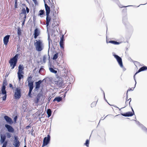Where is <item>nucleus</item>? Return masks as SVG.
Segmentation results:
<instances>
[{"mask_svg":"<svg viewBox=\"0 0 147 147\" xmlns=\"http://www.w3.org/2000/svg\"><path fill=\"white\" fill-rule=\"evenodd\" d=\"M40 34V31L38 30V28H36L34 30V38L35 39H36L37 36H38V35H39Z\"/></svg>","mask_w":147,"mask_h":147,"instance_id":"19","label":"nucleus"},{"mask_svg":"<svg viewBox=\"0 0 147 147\" xmlns=\"http://www.w3.org/2000/svg\"><path fill=\"white\" fill-rule=\"evenodd\" d=\"M36 42L34 43L36 50L38 51H40L43 49V46L42 42L40 40H35Z\"/></svg>","mask_w":147,"mask_h":147,"instance_id":"2","label":"nucleus"},{"mask_svg":"<svg viewBox=\"0 0 147 147\" xmlns=\"http://www.w3.org/2000/svg\"><path fill=\"white\" fill-rule=\"evenodd\" d=\"M96 104V102H93L91 104V107H93L95 106Z\"/></svg>","mask_w":147,"mask_h":147,"instance_id":"43","label":"nucleus"},{"mask_svg":"<svg viewBox=\"0 0 147 147\" xmlns=\"http://www.w3.org/2000/svg\"><path fill=\"white\" fill-rule=\"evenodd\" d=\"M47 55H44L43 56V62L44 63H45L46 62V59H47Z\"/></svg>","mask_w":147,"mask_h":147,"instance_id":"38","label":"nucleus"},{"mask_svg":"<svg viewBox=\"0 0 147 147\" xmlns=\"http://www.w3.org/2000/svg\"><path fill=\"white\" fill-rule=\"evenodd\" d=\"M133 28L132 26H129V33H132L133 32Z\"/></svg>","mask_w":147,"mask_h":147,"instance_id":"32","label":"nucleus"},{"mask_svg":"<svg viewBox=\"0 0 147 147\" xmlns=\"http://www.w3.org/2000/svg\"><path fill=\"white\" fill-rule=\"evenodd\" d=\"M10 133L7 132L5 133L6 136L8 138H10L12 134Z\"/></svg>","mask_w":147,"mask_h":147,"instance_id":"30","label":"nucleus"},{"mask_svg":"<svg viewBox=\"0 0 147 147\" xmlns=\"http://www.w3.org/2000/svg\"><path fill=\"white\" fill-rule=\"evenodd\" d=\"M129 91V89L127 90V93H126V101H127L128 100H128V92Z\"/></svg>","mask_w":147,"mask_h":147,"instance_id":"50","label":"nucleus"},{"mask_svg":"<svg viewBox=\"0 0 147 147\" xmlns=\"http://www.w3.org/2000/svg\"><path fill=\"white\" fill-rule=\"evenodd\" d=\"M62 98L61 97L58 96L55 98L53 100V101L55 102L56 101L58 102H59L62 100Z\"/></svg>","mask_w":147,"mask_h":147,"instance_id":"23","label":"nucleus"},{"mask_svg":"<svg viewBox=\"0 0 147 147\" xmlns=\"http://www.w3.org/2000/svg\"><path fill=\"white\" fill-rule=\"evenodd\" d=\"M48 40L49 41V49L48 50V53H49V49L50 48V41H51V40L50 38V36L48 35Z\"/></svg>","mask_w":147,"mask_h":147,"instance_id":"39","label":"nucleus"},{"mask_svg":"<svg viewBox=\"0 0 147 147\" xmlns=\"http://www.w3.org/2000/svg\"><path fill=\"white\" fill-rule=\"evenodd\" d=\"M144 131L147 132V128L144 126L143 125H141V126L140 127Z\"/></svg>","mask_w":147,"mask_h":147,"instance_id":"29","label":"nucleus"},{"mask_svg":"<svg viewBox=\"0 0 147 147\" xmlns=\"http://www.w3.org/2000/svg\"><path fill=\"white\" fill-rule=\"evenodd\" d=\"M41 96V94H40V93H38L37 94L36 97V98H38L39 99H40V97Z\"/></svg>","mask_w":147,"mask_h":147,"instance_id":"45","label":"nucleus"},{"mask_svg":"<svg viewBox=\"0 0 147 147\" xmlns=\"http://www.w3.org/2000/svg\"><path fill=\"white\" fill-rule=\"evenodd\" d=\"M26 14L24 15V20H25V19L26 18Z\"/></svg>","mask_w":147,"mask_h":147,"instance_id":"57","label":"nucleus"},{"mask_svg":"<svg viewBox=\"0 0 147 147\" xmlns=\"http://www.w3.org/2000/svg\"><path fill=\"white\" fill-rule=\"evenodd\" d=\"M3 144V145L2 147H6L7 145V141H5Z\"/></svg>","mask_w":147,"mask_h":147,"instance_id":"36","label":"nucleus"},{"mask_svg":"<svg viewBox=\"0 0 147 147\" xmlns=\"http://www.w3.org/2000/svg\"><path fill=\"white\" fill-rule=\"evenodd\" d=\"M35 3H36V0H32Z\"/></svg>","mask_w":147,"mask_h":147,"instance_id":"60","label":"nucleus"},{"mask_svg":"<svg viewBox=\"0 0 147 147\" xmlns=\"http://www.w3.org/2000/svg\"><path fill=\"white\" fill-rule=\"evenodd\" d=\"M107 43H112V44H114V45H119L120 43L119 42H117L116 41H114V40H110L109 41V42H108L107 41Z\"/></svg>","mask_w":147,"mask_h":147,"instance_id":"24","label":"nucleus"},{"mask_svg":"<svg viewBox=\"0 0 147 147\" xmlns=\"http://www.w3.org/2000/svg\"><path fill=\"white\" fill-rule=\"evenodd\" d=\"M123 22L125 25L128 23V18L127 15L123 17Z\"/></svg>","mask_w":147,"mask_h":147,"instance_id":"22","label":"nucleus"},{"mask_svg":"<svg viewBox=\"0 0 147 147\" xmlns=\"http://www.w3.org/2000/svg\"><path fill=\"white\" fill-rule=\"evenodd\" d=\"M132 110V112L129 111V117H131L134 115V112L133 109L131 107Z\"/></svg>","mask_w":147,"mask_h":147,"instance_id":"27","label":"nucleus"},{"mask_svg":"<svg viewBox=\"0 0 147 147\" xmlns=\"http://www.w3.org/2000/svg\"><path fill=\"white\" fill-rule=\"evenodd\" d=\"M55 85L58 87H60L63 85V82L61 80L55 81Z\"/></svg>","mask_w":147,"mask_h":147,"instance_id":"18","label":"nucleus"},{"mask_svg":"<svg viewBox=\"0 0 147 147\" xmlns=\"http://www.w3.org/2000/svg\"><path fill=\"white\" fill-rule=\"evenodd\" d=\"M104 99H105V100L106 101H107V100L105 99V93H104Z\"/></svg>","mask_w":147,"mask_h":147,"instance_id":"62","label":"nucleus"},{"mask_svg":"<svg viewBox=\"0 0 147 147\" xmlns=\"http://www.w3.org/2000/svg\"><path fill=\"white\" fill-rule=\"evenodd\" d=\"M14 96L16 99H18L20 98L21 96V92L20 88H17L16 89Z\"/></svg>","mask_w":147,"mask_h":147,"instance_id":"5","label":"nucleus"},{"mask_svg":"<svg viewBox=\"0 0 147 147\" xmlns=\"http://www.w3.org/2000/svg\"><path fill=\"white\" fill-rule=\"evenodd\" d=\"M9 86L10 87V88H13V86L12 85V84H9Z\"/></svg>","mask_w":147,"mask_h":147,"instance_id":"58","label":"nucleus"},{"mask_svg":"<svg viewBox=\"0 0 147 147\" xmlns=\"http://www.w3.org/2000/svg\"><path fill=\"white\" fill-rule=\"evenodd\" d=\"M89 141L88 140H86L85 143L84 144L85 145L87 146H88L89 144Z\"/></svg>","mask_w":147,"mask_h":147,"instance_id":"42","label":"nucleus"},{"mask_svg":"<svg viewBox=\"0 0 147 147\" xmlns=\"http://www.w3.org/2000/svg\"><path fill=\"white\" fill-rule=\"evenodd\" d=\"M46 26L47 28H48V26L49 25V23L51 21V17L49 16V15H46Z\"/></svg>","mask_w":147,"mask_h":147,"instance_id":"15","label":"nucleus"},{"mask_svg":"<svg viewBox=\"0 0 147 147\" xmlns=\"http://www.w3.org/2000/svg\"><path fill=\"white\" fill-rule=\"evenodd\" d=\"M50 136L48 135L47 137H45L44 138L42 145L43 146H46L49 143L50 140Z\"/></svg>","mask_w":147,"mask_h":147,"instance_id":"6","label":"nucleus"},{"mask_svg":"<svg viewBox=\"0 0 147 147\" xmlns=\"http://www.w3.org/2000/svg\"><path fill=\"white\" fill-rule=\"evenodd\" d=\"M121 115L124 116L129 117V112H127L126 113L121 114Z\"/></svg>","mask_w":147,"mask_h":147,"instance_id":"40","label":"nucleus"},{"mask_svg":"<svg viewBox=\"0 0 147 147\" xmlns=\"http://www.w3.org/2000/svg\"><path fill=\"white\" fill-rule=\"evenodd\" d=\"M24 69V67L23 65H20L18 66V70H22Z\"/></svg>","mask_w":147,"mask_h":147,"instance_id":"35","label":"nucleus"},{"mask_svg":"<svg viewBox=\"0 0 147 147\" xmlns=\"http://www.w3.org/2000/svg\"><path fill=\"white\" fill-rule=\"evenodd\" d=\"M112 54L113 56L116 59L120 67L121 68H123L124 67L121 58L118 55H116L114 53H113Z\"/></svg>","mask_w":147,"mask_h":147,"instance_id":"4","label":"nucleus"},{"mask_svg":"<svg viewBox=\"0 0 147 147\" xmlns=\"http://www.w3.org/2000/svg\"><path fill=\"white\" fill-rule=\"evenodd\" d=\"M18 78L19 80H20L23 77V75L22 74H18Z\"/></svg>","mask_w":147,"mask_h":147,"instance_id":"34","label":"nucleus"},{"mask_svg":"<svg viewBox=\"0 0 147 147\" xmlns=\"http://www.w3.org/2000/svg\"><path fill=\"white\" fill-rule=\"evenodd\" d=\"M14 140L13 144L15 147H19L20 143L18 140V137L17 136H14Z\"/></svg>","mask_w":147,"mask_h":147,"instance_id":"7","label":"nucleus"},{"mask_svg":"<svg viewBox=\"0 0 147 147\" xmlns=\"http://www.w3.org/2000/svg\"><path fill=\"white\" fill-rule=\"evenodd\" d=\"M31 127V126H30L29 125H28L26 126V128L27 129H29Z\"/></svg>","mask_w":147,"mask_h":147,"instance_id":"54","label":"nucleus"},{"mask_svg":"<svg viewBox=\"0 0 147 147\" xmlns=\"http://www.w3.org/2000/svg\"><path fill=\"white\" fill-rule=\"evenodd\" d=\"M64 35H62L61 37L60 38V40L59 42V45L61 48H64Z\"/></svg>","mask_w":147,"mask_h":147,"instance_id":"13","label":"nucleus"},{"mask_svg":"<svg viewBox=\"0 0 147 147\" xmlns=\"http://www.w3.org/2000/svg\"><path fill=\"white\" fill-rule=\"evenodd\" d=\"M118 5L120 7H124L123 9V13H126L127 11V9L126 8V7H128L129 5L125 6H123L122 5H121L120 4V3H118Z\"/></svg>","mask_w":147,"mask_h":147,"instance_id":"20","label":"nucleus"},{"mask_svg":"<svg viewBox=\"0 0 147 147\" xmlns=\"http://www.w3.org/2000/svg\"><path fill=\"white\" fill-rule=\"evenodd\" d=\"M134 63L136 66V65H139L140 63L137 61H134Z\"/></svg>","mask_w":147,"mask_h":147,"instance_id":"52","label":"nucleus"},{"mask_svg":"<svg viewBox=\"0 0 147 147\" xmlns=\"http://www.w3.org/2000/svg\"><path fill=\"white\" fill-rule=\"evenodd\" d=\"M17 1L16 0V1H15V8H17Z\"/></svg>","mask_w":147,"mask_h":147,"instance_id":"55","label":"nucleus"},{"mask_svg":"<svg viewBox=\"0 0 147 147\" xmlns=\"http://www.w3.org/2000/svg\"><path fill=\"white\" fill-rule=\"evenodd\" d=\"M32 77L31 76L28 77L27 81L28 82V86L29 88V91L28 94V96L31 97V92L34 88V81L32 80Z\"/></svg>","mask_w":147,"mask_h":147,"instance_id":"1","label":"nucleus"},{"mask_svg":"<svg viewBox=\"0 0 147 147\" xmlns=\"http://www.w3.org/2000/svg\"><path fill=\"white\" fill-rule=\"evenodd\" d=\"M5 127L7 129L8 131L11 133H13L14 132V130L12 127L8 124H5Z\"/></svg>","mask_w":147,"mask_h":147,"instance_id":"10","label":"nucleus"},{"mask_svg":"<svg viewBox=\"0 0 147 147\" xmlns=\"http://www.w3.org/2000/svg\"><path fill=\"white\" fill-rule=\"evenodd\" d=\"M146 3H147V2L146 3H145V4H140L139 6H137V7H139V6L140 5H145L146 4Z\"/></svg>","mask_w":147,"mask_h":147,"instance_id":"61","label":"nucleus"},{"mask_svg":"<svg viewBox=\"0 0 147 147\" xmlns=\"http://www.w3.org/2000/svg\"><path fill=\"white\" fill-rule=\"evenodd\" d=\"M6 136L5 135H0V143L1 144L4 143L6 139Z\"/></svg>","mask_w":147,"mask_h":147,"instance_id":"21","label":"nucleus"},{"mask_svg":"<svg viewBox=\"0 0 147 147\" xmlns=\"http://www.w3.org/2000/svg\"><path fill=\"white\" fill-rule=\"evenodd\" d=\"M135 121H136V124L138 125V126L140 127L141 126V125H142L141 123H140L138 121H136V120H135Z\"/></svg>","mask_w":147,"mask_h":147,"instance_id":"41","label":"nucleus"},{"mask_svg":"<svg viewBox=\"0 0 147 147\" xmlns=\"http://www.w3.org/2000/svg\"><path fill=\"white\" fill-rule=\"evenodd\" d=\"M51 7L52 9H53V10L55 8V7L54 5V3H53L51 4Z\"/></svg>","mask_w":147,"mask_h":147,"instance_id":"48","label":"nucleus"},{"mask_svg":"<svg viewBox=\"0 0 147 147\" xmlns=\"http://www.w3.org/2000/svg\"><path fill=\"white\" fill-rule=\"evenodd\" d=\"M1 91L2 92V94H3L5 95L4 96L2 97L3 100H5L6 99L7 97V92L5 90V86H4L3 87H2Z\"/></svg>","mask_w":147,"mask_h":147,"instance_id":"9","label":"nucleus"},{"mask_svg":"<svg viewBox=\"0 0 147 147\" xmlns=\"http://www.w3.org/2000/svg\"><path fill=\"white\" fill-rule=\"evenodd\" d=\"M42 81L41 80H39L38 82H35V87L34 88L35 91H37L40 87V85L42 83Z\"/></svg>","mask_w":147,"mask_h":147,"instance_id":"11","label":"nucleus"},{"mask_svg":"<svg viewBox=\"0 0 147 147\" xmlns=\"http://www.w3.org/2000/svg\"><path fill=\"white\" fill-rule=\"evenodd\" d=\"M39 99L38 98H36L34 100V102L36 103H38L39 102Z\"/></svg>","mask_w":147,"mask_h":147,"instance_id":"47","label":"nucleus"},{"mask_svg":"<svg viewBox=\"0 0 147 147\" xmlns=\"http://www.w3.org/2000/svg\"><path fill=\"white\" fill-rule=\"evenodd\" d=\"M20 55L19 54H16L9 61L10 65L12 67L11 69H13L16 66L18 57Z\"/></svg>","mask_w":147,"mask_h":147,"instance_id":"3","label":"nucleus"},{"mask_svg":"<svg viewBox=\"0 0 147 147\" xmlns=\"http://www.w3.org/2000/svg\"><path fill=\"white\" fill-rule=\"evenodd\" d=\"M48 117H50L51 115L52 111L50 109H48L47 111Z\"/></svg>","mask_w":147,"mask_h":147,"instance_id":"25","label":"nucleus"},{"mask_svg":"<svg viewBox=\"0 0 147 147\" xmlns=\"http://www.w3.org/2000/svg\"><path fill=\"white\" fill-rule=\"evenodd\" d=\"M25 20H24V21L22 22V25H24V22H25Z\"/></svg>","mask_w":147,"mask_h":147,"instance_id":"63","label":"nucleus"},{"mask_svg":"<svg viewBox=\"0 0 147 147\" xmlns=\"http://www.w3.org/2000/svg\"><path fill=\"white\" fill-rule=\"evenodd\" d=\"M9 72H7L6 74L5 77H7L9 75Z\"/></svg>","mask_w":147,"mask_h":147,"instance_id":"56","label":"nucleus"},{"mask_svg":"<svg viewBox=\"0 0 147 147\" xmlns=\"http://www.w3.org/2000/svg\"><path fill=\"white\" fill-rule=\"evenodd\" d=\"M135 84L134 87H133V88H131L129 89V91L133 90L134 89V88L135 87L136 85V80H135Z\"/></svg>","mask_w":147,"mask_h":147,"instance_id":"44","label":"nucleus"},{"mask_svg":"<svg viewBox=\"0 0 147 147\" xmlns=\"http://www.w3.org/2000/svg\"><path fill=\"white\" fill-rule=\"evenodd\" d=\"M45 13V11L43 10H41L39 11V15L40 16L43 15Z\"/></svg>","mask_w":147,"mask_h":147,"instance_id":"33","label":"nucleus"},{"mask_svg":"<svg viewBox=\"0 0 147 147\" xmlns=\"http://www.w3.org/2000/svg\"><path fill=\"white\" fill-rule=\"evenodd\" d=\"M21 14H23L24 15L26 14V13H28L29 12V9L28 7H26V10L24 8H23L21 10Z\"/></svg>","mask_w":147,"mask_h":147,"instance_id":"17","label":"nucleus"},{"mask_svg":"<svg viewBox=\"0 0 147 147\" xmlns=\"http://www.w3.org/2000/svg\"><path fill=\"white\" fill-rule=\"evenodd\" d=\"M129 100H130L129 101V106L130 105V102L131 101V98H129Z\"/></svg>","mask_w":147,"mask_h":147,"instance_id":"59","label":"nucleus"},{"mask_svg":"<svg viewBox=\"0 0 147 147\" xmlns=\"http://www.w3.org/2000/svg\"><path fill=\"white\" fill-rule=\"evenodd\" d=\"M4 118L6 122L9 124H11L13 123V121L7 115H5Z\"/></svg>","mask_w":147,"mask_h":147,"instance_id":"12","label":"nucleus"},{"mask_svg":"<svg viewBox=\"0 0 147 147\" xmlns=\"http://www.w3.org/2000/svg\"><path fill=\"white\" fill-rule=\"evenodd\" d=\"M17 116H15L14 117V119H13V120L15 122H16V121L17 119Z\"/></svg>","mask_w":147,"mask_h":147,"instance_id":"53","label":"nucleus"},{"mask_svg":"<svg viewBox=\"0 0 147 147\" xmlns=\"http://www.w3.org/2000/svg\"><path fill=\"white\" fill-rule=\"evenodd\" d=\"M45 6L46 11V15H49L50 12V7L48 5L46 4H45Z\"/></svg>","mask_w":147,"mask_h":147,"instance_id":"16","label":"nucleus"},{"mask_svg":"<svg viewBox=\"0 0 147 147\" xmlns=\"http://www.w3.org/2000/svg\"><path fill=\"white\" fill-rule=\"evenodd\" d=\"M17 34L19 36L22 34L21 30L19 27L18 28Z\"/></svg>","mask_w":147,"mask_h":147,"instance_id":"28","label":"nucleus"},{"mask_svg":"<svg viewBox=\"0 0 147 147\" xmlns=\"http://www.w3.org/2000/svg\"><path fill=\"white\" fill-rule=\"evenodd\" d=\"M58 53H57L56 54H54L53 56V60H56L58 58Z\"/></svg>","mask_w":147,"mask_h":147,"instance_id":"31","label":"nucleus"},{"mask_svg":"<svg viewBox=\"0 0 147 147\" xmlns=\"http://www.w3.org/2000/svg\"><path fill=\"white\" fill-rule=\"evenodd\" d=\"M7 83L6 81H4L2 87L3 86H5V87L6 88L5 86L7 85Z\"/></svg>","mask_w":147,"mask_h":147,"instance_id":"46","label":"nucleus"},{"mask_svg":"<svg viewBox=\"0 0 147 147\" xmlns=\"http://www.w3.org/2000/svg\"><path fill=\"white\" fill-rule=\"evenodd\" d=\"M24 74L23 70H18V72L17 74Z\"/></svg>","mask_w":147,"mask_h":147,"instance_id":"49","label":"nucleus"},{"mask_svg":"<svg viewBox=\"0 0 147 147\" xmlns=\"http://www.w3.org/2000/svg\"><path fill=\"white\" fill-rule=\"evenodd\" d=\"M49 70L50 71L53 73L54 74H56L57 72V71L54 69L53 68L51 67V65H50V67H49Z\"/></svg>","mask_w":147,"mask_h":147,"instance_id":"26","label":"nucleus"},{"mask_svg":"<svg viewBox=\"0 0 147 147\" xmlns=\"http://www.w3.org/2000/svg\"><path fill=\"white\" fill-rule=\"evenodd\" d=\"M147 69V67L146 66H144L143 67H140L139 69L136 71V72L135 73V74L134 75V79L135 80V76L138 73H139L142 71H143L145 70H146Z\"/></svg>","mask_w":147,"mask_h":147,"instance_id":"8","label":"nucleus"},{"mask_svg":"<svg viewBox=\"0 0 147 147\" xmlns=\"http://www.w3.org/2000/svg\"><path fill=\"white\" fill-rule=\"evenodd\" d=\"M24 147H26V146H25Z\"/></svg>","mask_w":147,"mask_h":147,"instance_id":"64","label":"nucleus"},{"mask_svg":"<svg viewBox=\"0 0 147 147\" xmlns=\"http://www.w3.org/2000/svg\"><path fill=\"white\" fill-rule=\"evenodd\" d=\"M10 35H7L5 36L3 38L4 44L5 45H7L9 42Z\"/></svg>","mask_w":147,"mask_h":147,"instance_id":"14","label":"nucleus"},{"mask_svg":"<svg viewBox=\"0 0 147 147\" xmlns=\"http://www.w3.org/2000/svg\"><path fill=\"white\" fill-rule=\"evenodd\" d=\"M56 24V23L55 22L53 23L52 25V27L53 28H54L56 26V25L57 24V23Z\"/></svg>","mask_w":147,"mask_h":147,"instance_id":"51","label":"nucleus"},{"mask_svg":"<svg viewBox=\"0 0 147 147\" xmlns=\"http://www.w3.org/2000/svg\"><path fill=\"white\" fill-rule=\"evenodd\" d=\"M3 144V145L2 147H6L7 145V141H5Z\"/></svg>","mask_w":147,"mask_h":147,"instance_id":"37","label":"nucleus"}]
</instances>
